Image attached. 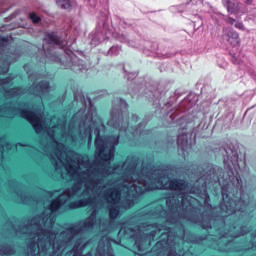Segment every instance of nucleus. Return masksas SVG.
<instances>
[{"label":"nucleus","mask_w":256,"mask_h":256,"mask_svg":"<svg viewBox=\"0 0 256 256\" xmlns=\"http://www.w3.org/2000/svg\"><path fill=\"white\" fill-rule=\"evenodd\" d=\"M227 23H229V25H234L236 29H240V31H245V26L243 25V23L237 22V20L233 18H228Z\"/></svg>","instance_id":"6e6552de"},{"label":"nucleus","mask_w":256,"mask_h":256,"mask_svg":"<svg viewBox=\"0 0 256 256\" xmlns=\"http://www.w3.org/2000/svg\"><path fill=\"white\" fill-rule=\"evenodd\" d=\"M56 4L60 9H70L71 8V0H56Z\"/></svg>","instance_id":"1a4fd4ad"},{"label":"nucleus","mask_w":256,"mask_h":256,"mask_svg":"<svg viewBox=\"0 0 256 256\" xmlns=\"http://www.w3.org/2000/svg\"><path fill=\"white\" fill-rule=\"evenodd\" d=\"M1 255H3V252H2V250H0V256H1Z\"/></svg>","instance_id":"6ab92c4d"},{"label":"nucleus","mask_w":256,"mask_h":256,"mask_svg":"<svg viewBox=\"0 0 256 256\" xmlns=\"http://www.w3.org/2000/svg\"><path fill=\"white\" fill-rule=\"evenodd\" d=\"M250 3H251V0H247V4L250 5Z\"/></svg>","instance_id":"2eb2a0df"},{"label":"nucleus","mask_w":256,"mask_h":256,"mask_svg":"<svg viewBox=\"0 0 256 256\" xmlns=\"http://www.w3.org/2000/svg\"><path fill=\"white\" fill-rule=\"evenodd\" d=\"M95 223V213H92V215L89 218L81 222L79 225L73 226L67 229L65 232H62L60 234V237L64 239V243H67V241H71L73 237L79 235L80 231H89V229H93V227H95Z\"/></svg>","instance_id":"7ed1b4c3"},{"label":"nucleus","mask_w":256,"mask_h":256,"mask_svg":"<svg viewBox=\"0 0 256 256\" xmlns=\"http://www.w3.org/2000/svg\"><path fill=\"white\" fill-rule=\"evenodd\" d=\"M20 115L31 123L36 133H46L50 136V139H53L54 152L50 154V157L54 161L57 173H61L63 179L70 178L77 181L71 190H67L51 203L49 208L51 213L57 211L61 205H65L69 199L81 195L83 199L72 202L69 205L70 209L87 207V205H92V203L104 199V201L111 204L109 206L111 219H116L117 215H119V201H121V197L130 201L131 197L141 195L145 191H153L154 189H171L172 191H185L187 189V184H185L184 180L171 181L169 176H165V173L161 172V170H156L150 177H147V183L141 181V177L135 171L136 164L133 158H128L121 167L110 168L109 161L115 155V145L119 143V136L103 140L99 137V130L96 129V155L104 162L102 168L103 175L111 173L122 174L121 179L102 186L101 180L97 179L95 173L90 172L89 163L73 161L71 153H67L63 143L55 140L57 135L66 137L63 125L58 124L47 129L41 115L35 113H20Z\"/></svg>","instance_id":"f257e3e1"},{"label":"nucleus","mask_w":256,"mask_h":256,"mask_svg":"<svg viewBox=\"0 0 256 256\" xmlns=\"http://www.w3.org/2000/svg\"><path fill=\"white\" fill-rule=\"evenodd\" d=\"M119 51H121V48L118 46H114L109 50L110 55H118Z\"/></svg>","instance_id":"f8f14e48"},{"label":"nucleus","mask_w":256,"mask_h":256,"mask_svg":"<svg viewBox=\"0 0 256 256\" xmlns=\"http://www.w3.org/2000/svg\"><path fill=\"white\" fill-rule=\"evenodd\" d=\"M55 219L50 215L35 217L22 229L28 235L30 254L33 256H59L63 244L55 243L57 233L53 230Z\"/></svg>","instance_id":"f03ea898"},{"label":"nucleus","mask_w":256,"mask_h":256,"mask_svg":"<svg viewBox=\"0 0 256 256\" xmlns=\"http://www.w3.org/2000/svg\"><path fill=\"white\" fill-rule=\"evenodd\" d=\"M30 19H31V21H33V23H39V16H37V14H35V13H31L30 14Z\"/></svg>","instance_id":"ddd939ff"},{"label":"nucleus","mask_w":256,"mask_h":256,"mask_svg":"<svg viewBox=\"0 0 256 256\" xmlns=\"http://www.w3.org/2000/svg\"><path fill=\"white\" fill-rule=\"evenodd\" d=\"M225 6L228 9V13H231V14L245 13L243 4L239 3L237 0H226Z\"/></svg>","instance_id":"39448f33"},{"label":"nucleus","mask_w":256,"mask_h":256,"mask_svg":"<svg viewBox=\"0 0 256 256\" xmlns=\"http://www.w3.org/2000/svg\"><path fill=\"white\" fill-rule=\"evenodd\" d=\"M106 248L109 249V244L106 245Z\"/></svg>","instance_id":"aec40b11"},{"label":"nucleus","mask_w":256,"mask_h":256,"mask_svg":"<svg viewBox=\"0 0 256 256\" xmlns=\"http://www.w3.org/2000/svg\"><path fill=\"white\" fill-rule=\"evenodd\" d=\"M16 91H19V89H14L13 92L15 93Z\"/></svg>","instance_id":"f3484780"},{"label":"nucleus","mask_w":256,"mask_h":256,"mask_svg":"<svg viewBox=\"0 0 256 256\" xmlns=\"http://www.w3.org/2000/svg\"><path fill=\"white\" fill-rule=\"evenodd\" d=\"M13 113H15L13 108H0V117H13ZM5 149H9V144L5 140H0V161L3 159V151Z\"/></svg>","instance_id":"20e7f679"},{"label":"nucleus","mask_w":256,"mask_h":256,"mask_svg":"<svg viewBox=\"0 0 256 256\" xmlns=\"http://www.w3.org/2000/svg\"><path fill=\"white\" fill-rule=\"evenodd\" d=\"M102 241H107V238H103Z\"/></svg>","instance_id":"a211bd4d"},{"label":"nucleus","mask_w":256,"mask_h":256,"mask_svg":"<svg viewBox=\"0 0 256 256\" xmlns=\"http://www.w3.org/2000/svg\"><path fill=\"white\" fill-rule=\"evenodd\" d=\"M108 125L114 127L115 129H123V126H121V121L115 122V120L112 119L108 122Z\"/></svg>","instance_id":"9b49d317"},{"label":"nucleus","mask_w":256,"mask_h":256,"mask_svg":"<svg viewBox=\"0 0 256 256\" xmlns=\"http://www.w3.org/2000/svg\"><path fill=\"white\" fill-rule=\"evenodd\" d=\"M91 133H93V130L89 129L88 131L85 132V135H91Z\"/></svg>","instance_id":"4468645a"},{"label":"nucleus","mask_w":256,"mask_h":256,"mask_svg":"<svg viewBox=\"0 0 256 256\" xmlns=\"http://www.w3.org/2000/svg\"><path fill=\"white\" fill-rule=\"evenodd\" d=\"M234 205H235V202L233 201L226 202L225 207H226V213H228V215H231V213L235 211V207H233Z\"/></svg>","instance_id":"9d476101"},{"label":"nucleus","mask_w":256,"mask_h":256,"mask_svg":"<svg viewBox=\"0 0 256 256\" xmlns=\"http://www.w3.org/2000/svg\"><path fill=\"white\" fill-rule=\"evenodd\" d=\"M49 91V83L42 82L41 84L37 85L34 90V95H39L42 97L43 93H47Z\"/></svg>","instance_id":"423d86ee"},{"label":"nucleus","mask_w":256,"mask_h":256,"mask_svg":"<svg viewBox=\"0 0 256 256\" xmlns=\"http://www.w3.org/2000/svg\"><path fill=\"white\" fill-rule=\"evenodd\" d=\"M227 41L234 47L239 45V34L237 32L228 31L227 33Z\"/></svg>","instance_id":"0eeeda50"},{"label":"nucleus","mask_w":256,"mask_h":256,"mask_svg":"<svg viewBox=\"0 0 256 256\" xmlns=\"http://www.w3.org/2000/svg\"><path fill=\"white\" fill-rule=\"evenodd\" d=\"M5 84V80H2L1 85Z\"/></svg>","instance_id":"dca6fc26"}]
</instances>
